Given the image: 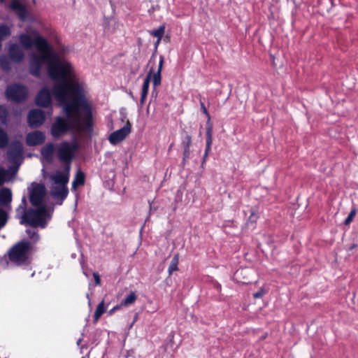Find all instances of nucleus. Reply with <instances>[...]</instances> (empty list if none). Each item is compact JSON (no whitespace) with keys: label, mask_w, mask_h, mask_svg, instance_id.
<instances>
[{"label":"nucleus","mask_w":358,"mask_h":358,"mask_svg":"<svg viewBox=\"0 0 358 358\" xmlns=\"http://www.w3.org/2000/svg\"><path fill=\"white\" fill-rule=\"evenodd\" d=\"M27 88L20 85H13L8 87L6 90L7 97L14 101H20L27 96Z\"/></svg>","instance_id":"9b49d317"},{"label":"nucleus","mask_w":358,"mask_h":358,"mask_svg":"<svg viewBox=\"0 0 358 358\" xmlns=\"http://www.w3.org/2000/svg\"><path fill=\"white\" fill-rule=\"evenodd\" d=\"M130 132L131 124L129 121H127L126 124L122 128L113 132L110 135L109 141L112 144H117L124 140Z\"/></svg>","instance_id":"f8f14e48"},{"label":"nucleus","mask_w":358,"mask_h":358,"mask_svg":"<svg viewBox=\"0 0 358 358\" xmlns=\"http://www.w3.org/2000/svg\"><path fill=\"white\" fill-rule=\"evenodd\" d=\"M18 40L24 49L29 50L33 45L36 48V51L32 52L29 55V71L31 75L39 76L44 64L47 66L50 78H64L76 72L72 64L59 58L35 29H27L25 33L19 35Z\"/></svg>","instance_id":"f03ea898"},{"label":"nucleus","mask_w":358,"mask_h":358,"mask_svg":"<svg viewBox=\"0 0 358 358\" xmlns=\"http://www.w3.org/2000/svg\"><path fill=\"white\" fill-rule=\"evenodd\" d=\"M69 172L70 165L66 164L64 170H57L48 174L50 194L54 199L59 201V204H62L69 193L66 185L69 182Z\"/></svg>","instance_id":"7ed1b4c3"},{"label":"nucleus","mask_w":358,"mask_h":358,"mask_svg":"<svg viewBox=\"0 0 358 358\" xmlns=\"http://www.w3.org/2000/svg\"><path fill=\"white\" fill-rule=\"evenodd\" d=\"M159 43H160V41H159V38H157V41L155 43L156 47L159 45Z\"/></svg>","instance_id":"a19ab883"},{"label":"nucleus","mask_w":358,"mask_h":358,"mask_svg":"<svg viewBox=\"0 0 358 358\" xmlns=\"http://www.w3.org/2000/svg\"><path fill=\"white\" fill-rule=\"evenodd\" d=\"M212 143H213L212 127L210 126H209L206 128V146L205 153H204V156H203L204 160L208 157V155L210 151Z\"/></svg>","instance_id":"aec40b11"},{"label":"nucleus","mask_w":358,"mask_h":358,"mask_svg":"<svg viewBox=\"0 0 358 358\" xmlns=\"http://www.w3.org/2000/svg\"><path fill=\"white\" fill-rule=\"evenodd\" d=\"M137 299V296L134 292H131L130 294L123 300L120 306H129L135 303Z\"/></svg>","instance_id":"4be33fe9"},{"label":"nucleus","mask_w":358,"mask_h":358,"mask_svg":"<svg viewBox=\"0 0 358 358\" xmlns=\"http://www.w3.org/2000/svg\"><path fill=\"white\" fill-rule=\"evenodd\" d=\"M54 150L53 144L49 143L41 149V155L47 161H50L52 158Z\"/></svg>","instance_id":"412c9836"},{"label":"nucleus","mask_w":358,"mask_h":358,"mask_svg":"<svg viewBox=\"0 0 358 358\" xmlns=\"http://www.w3.org/2000/svg\"><path fill=\"white\" fill-rule=\"evenodd\" d=\"M8 158L13 164L12 166L19 167L22 155V145L19 141L13 143L8 151Z\"/></svg>","instance_id":"9d476101"},{"label":"nucleus","mask_w":358,"mask_h":358,"mask_svg":"<svg viewBox=\"0 0 358 358\" xmlns=\"http://www.w3.org/2000/svg\"><path fill=\"white\" fill-rule=\"evenodd\" d=\"M8 55L13 62H20L24 58V53L21 47L17 44H10L8 48Z\"/></svg>","instance_id":"dca6fc26"},{"label":"nucleus","mask_w":358,"mask_h":358,"mask_svg":"<svg viewBox=\"0 0 358 358\" xmlns=\"http://www.w3.org/2000/svg\"><path fill=\"white\" fill-rule=\"evenodd\" d=\"M83 358H84V357H83Z\"/></svg>","instance_id":"c03bdc74"},{"label":"nucleus","mask_w":358,"mask_h":358,"mask_svg":"<svg viewBox=\"0 0 358 358\" xmlns=\"http://www.w3.org/2000/svg\"><path fill=\"white\" fill-rule=\"evenodd\" d=\"M45 140V136L44 133L40 131L29 133L26 138L27 144L30 146L42 144Z\"/></svg>","instance_id":"2eb2a0df"},{"label":"nucleus","mask_w":358,"mask_h":358,"mask_svg":"<svg viewBox=\"0 0 358 358\" xmlns=\"http://www.w3.org/2000/svg\"><path fill=\"white\" fill-rule=\"evenodd\" d=\"M8 143V137L7 134L0 129V148H5Z\"/></svg>","instance_id":"bb28decb"},{"label":"nucleus","mask_w":358,"mask_h":358,"mask_svg":"<svg viewBox=\"0 0 358 358\" xmlns=\"http://www.w3.org/2000/svg\"><path fill=\"white\" fill-rule=\"evenodd\" d=\"M53 80H56L57 82L54 84L51 90L48 87H43L38 94L36 97V103L38 106L43 108L48 107L52 103V98H54L53 96V90L55 86L58 83H69V80L67 78H51Z\"/></svg>","instance_id":"0eeeda50"},{"label":"nucleus","mask_w":358,"mask_h":358,"mask_svg":"<svg viewBox=\"0 0 358 358\" xmlns=\"http://www.w3.org/2000/svg\"><path fill=\"white\" fill-rule=\"evenodd\" d=\"M201 108H202V110H203V112L208 117H210L209 116V114L206 108V107L204 106V105L203 103H201Z\"/></svg>","instance_id":"4c0bfd02"},{"label":"nucleus","mask_w":358,"mask_h":358,"mask_svg":"<svg viewBox=\"0 0 358 358\" xmlns=\"http://www.w3.org/2000/svg\"><path fill=\"white\" fill-rule=\"evenodd\" d=\"M11 34V31L9 27L6 25H0V41L9 37Z\"/></svg>","instance_id":"393cba45"},{"label":"nucleus","mask_w":358,"mask_h":358,"mask_svg":"<svg viewBox=\"0 0 358 358\" xmlns=\"http://www.w3.org/2000/svg\"><path fill=\"white\" fill-rule=\"evenodd\" d=\"M157 310H158V307H155L152 312L154 313V312L157 311Z\"/></svg>","instance_id":"79ce46f5"},{"label":"nucleus","mask_w":358,"mask_h":358,"mask_svg":"<svg viewBox=\"0 0 358 358\" xmlns=\"http://www.w3.org/2000/svg\"><path fill=\"white\" fill-rule=\"evenodd\" d=\"M17 172V167L10 166L6 169L0 166V187L12 182Z\"/></svg>","instance_id":"ddd939ff"},{"label":"nucleus","mask_w":358,"mask_h":358,"mask_svg":"<svg viewBox=\"0 0 358 358\" xmlns=\"http://www.w3.org/2000/svg\"><path fill=\"white\" fill-rule=\"evenodd\" d=\"M165 32V27L164 26L159 27L157 29L154 30L151 32V34L155 37L159 38V41H161Z\"/></svg>","instance_id":"cd10ccee"},{"label":"nucleus","mask_w":358,"mask_h":358,"mask_svg":"<svg viewBox=\"0 0 358 358\" xmlns=\"http://www.w3.org/2000/svg\"><path fill=\"white\" fill-rule=\"evenodd\" d=\"M0 64L1 67L4 69L7 70L10 68L9 62H8V59L6 57H0Z\"/></svg>","instance_id":"473e14b6"},{"label":"nucleus","mask_w":358,"mask_h":358,"mask_svg":"<svg viewBox=\"0 0 358 358\" xmlns=\"http://www.w3.org/2000/svg\"><path fill=\"white\" fill-rule=\"evenodd\" d=\"M122 306H120V305H117L116 306H115L113 308H112L110 311H109V314L112 315L115 311H116L117 310L120 309Z\"/></svg>","instance_id":"e433bc0d"},{"label":"nucleus","mask_w":358,"mask_h":358,"mask_svg":"<svg viewBox=\"0 0 358 358\" xmlns=\"http://www.w3.org/2000/svg\"><path fill=\"white\" fill-rule=\"evenodd\" d=\"M252 272L248 268H241L235 273V280L240 283L247 284L252 280Z\"/></svg>","instance_id":"f3484780"},{"label":"nucleus","mask_w":358,"mask_h":358,"mask_svg":"<svg viewBox=\"0 0 358 358\" xmlns=\"http://www.w3.org/2000/svg\"><path fill=\"white\" fill-rule=\"evenodd\" d=\"M3 0H0L1 2H3Z\"/></svg>","instance_id":"37998d69"},{"label":"nucleus","mask_w":358,"mask_h":358,"mask_svg":"<svg viewBox=\"0 0 358 358\" xmlns=\"http://www.w3.org/2000/svg\"><path fill=\"white\" fill-rule=\"evenodd\" d=\"M12 201V192L9 188L3 187L0 189V204L6 206Z\"/></svg>","instance_id":"a211bd4d"},{"label":"nucleus","mask_w":358,"mask_h":358,"mask_svg":"<svg viewBox=\"0 0 358 358\" xmlns=\"http://www.w3.org/2000/svg\"><path fill=\"white\" fill-rule=\"evenodd\" d=\"M7 222V215L3 210L0 209V229L2 228Z\"/></svg>","instance_id":"c756f323"},{"label":"nucleus","mask_w":358,"mask_h":358,"mask_svg":"<svg viewBox=\"0 0 358 358\" xmlns=\"http://www.w3.org/2000/svg\"><path fill=\"white\" fill-rule=\"evenodd\" d=\"M256 217H257L256 214H255V213H252L251 214V215H250V217L249 220H250V221H252V222H255V218Z\"/></svg>","instance_id":"58836bf2"},{"label":"nucleus","mask_w":358,"mask_h":358,"mask_svg":"<svg viewBox=\"0 0 358 358\" xmlns=\"http://www.w3.org/2000/svg\"><path fill=\"white\" fill-rule=\"evenodd\" d=\"M93 276H94L96 285H99L101 284V279H100L99 275L96 273H94Z\"/></svg>","instance_id":"c9c22d12"},{"label":"nucleus","mask_w":358,"mask_h":358,"mask_svg":"<svg viewBox=\"0 0 358 358\" xmlns=\"http://www.w3.org/2000/svg\"><path fill=\"white\" fill-rule=\"evenodd\" d=\"M21 210L23 214L21 216L20 224H29L34 227H45L46 219L50 216V210L45 206H41L37 209L24 210V208L20 207L17 212Z\"/></svg>","instance_id":"20e7f679"},{"label":"nucleus","mask_w":358,"mask_h":358,"mask_svg":"<svg viewBox=\"0 0 358 358\" xmlns=\"http://www.w3.org/2000/svg\"><path fill=\"white\" fill-rule=\"evenodd\" d=\"M105 312V303L104 301H102L98 305L96 311L94 313V322H97L101 315Z\"/></svg>","instance_id":"a878e982"},{"label":"nucleus","mask_w":358,"mask_h":358,"mask_svg":"<svg viewBox=\"0 0 358 358\" xmlns=\"http://www.w3.org/2000/svg\"><path fill=\"white\" fill-rule=\"evenodd\" d=\"M266 293V290L264 287H261L257 292L253 294V297L255 299H260Z\"/></svg>","instance_id":"72a5a7b5"},{"label":"nucleus","mask_w":358,"mask_h":358,"mask_svg":"<svg viewBox=\"0 0 358 358\" xmlns=\"http://www.w3.org/2000/svg\"><path fill=\"white\" fill-rule=\"evenodd\" d=\"M31 250V243L26 241H22L12 246L7 255L11 262L17 265H22L29 262Z\"/></svg>","instance_id":"39448f33"},{"label":"nucleus","mask_w":358,"mask_h":358,"mask_svg":"<svg viewBox=\"0 0 358 358\" xmlns=\"http://www.w3.org/2000/svg\"><path fill=\"white\" fill-rule=\"evenodd\" d=\"M10 7L18 15V16L24 20L26 17V10L24 5L19 0H13L10 4Z\"/></svg>","instance_id":"6ab92c4d"},{"label":"nucleus","mask_w":358,"mask_h":358,"mask_svg":"<svg viewBox=\"0 0 358 358\" xmlns=\"http://www.w3.org/2000/svg\"><path fill=\"white\" fill-rule=\"evenodd\" d=\"M164 59L163 56L159 57V66L157 71H154L152 69H150L148 73L142 87L141 97L140 102L143 104L148 92L150 81L152 80L153 85L157 87L161 84L162 71L164 65Z\"/></svg>","instance_id":"423d86ee"},{"label":"nucleus","mask_w":358,"mask_h":358,"mask_svg":"<svg viewBox=\"0 0 358 358\" xmlns=\"http://www.w3.org/2000/svg\"><path fill=\"white\" fill-rule=\"evenodd\" d=\"M150 103H149L148 107H147V110H146L148 115H149L150 112Z\"/></svg>","instance_id":"ea45409f"},{"label":"nucleus","mask_w":358,"mask_h":358,"mask_svg":"<svg viewBox=\"0 0 358 358\" xmlns=\"http://www.w3.org/2000/svg\"><path fill=\"white\" fill-rule=\"evenodd\" d=\"M7 116V111L6 108L0 106V122L4 123Z\"/></svg>","instance_id":"7c9ffc66"},{"label":"nucleus","mask_w":358,"mask_h":358,"mask_svg":"<svg viewBox=\"0 0 358 358\" xmlns=\"http://www.w3.org/2000/svg\"><path fill=\"white\" fill-rule=\"evenodd\" d=\"M76 150V143L62 142L57 146L56 151L58 158L63 162L70 165Z\"/></svg>","instance_id":"6e6552de"},{"label":"nucleus","mask_w":358,"mask_h":358,"mask_svg":"<svg viewBox=\"0 0 358 358\" xmlns=\"http://www.w3.org/2000/svg\"><path fill=\"white\" fill-rule=\"evenodd\" d=\"M356 210L355 209H353L351 210V212L350 213L349 215L348 216V217L345 219V225H348L350 224V222H352V220H353V218L355 217V215H356Z\"/></svg>","instance_id":"2f4dec72"},{"label":"nucleus","mask_w":358,"mask_h":358,"mask_svg":"<svg viewBox=\"0 0 358 358\" xmlns=\"http://www.w3.org/2000/svg\"><path fill=\"white\" fill-rule=\"evenodd\" d=\"M192 143V139L190 136L187 137V143H186V148L185 149L184 155L185 157H187L189 155V150L188 148L191 145Z\"/></svg>","instance_id":"f704fd0d"},{"label":"nucleus","mask_w":358,"mask_h":358,"mask_svg":"<svg viewBox=\"0 0 358 358\" xmlns=\"http://www.w3.org/2000/svg\"><path fill=\"white\" fill-rule=\"evenodd\" d=\"M29 124L32 127H37L45 121L43 112L39 109H34L29 112L28 115Z\"/></svg>","instance_id":"4468645a"},{"label":"nucleus","mask_w":358,"mask_h":358,"mask_svg":"<svg viewBox=\"0 0 358 358\" xmlns=\"http://www.w3.org/2000/svg\"><path fill=\"white\" fill-rule=\"evenodd\" d=\"M29 238L32 239L34 242L37 241L39 239V236L37 231L34 229H27L26 231Z\"/></svg>","instance_id":"c85d7f7f"},{"label":"nucleus","mask_w":358,"mask_h":358,"mask_svg":"<svg viewBox=\"0 0 358 358\" xmlns=\"http://www.w3.org/2000/svg\"><path fill=\"white\" fill-rule=\"evenodd\" d=\"M85 182V175L83 172L78 171L76 176L74 180L73 181V188L74 189L79 185H83Z\"/></svg>","instance_id":"5701e85b"},{"label":"nucleus","mask_w":358,"mask_h":358,"mask_svg":"<svg viewBox=\"0 0 358 358\" xmlns=\"http://www.w3.org/2000/svg\"><path fill=\"white\" fill-rule=\"evenodd\" d=\"M178 263H179V255H178V254H176L172 259L170 266L169 267L168 271H169V275H171L173 271H178Z\"/></svg>","instance_id":"b1692460"},{"label":"nucleus","mask_w":358,"mask_h":358,"mask_svg":"<svg viewBox=\"0 0 358 358\" xmlns=\"http://www.w3.org/2000/svg\"><path fill=\"white\" fill-rule=\"evenodd\" d=\"M29 199L32 205L40 206L46 194L44 185L33 182L29 187Z\"/></svg>","instance_id":"1a4fd4ad"},{"label":"nucleus","mask_w":358,"mask_h":358,"mask_svg":"<svg viewBox=\"0 0 358 358\" xmlns=\"http://www.w3.org/2000/svg\"><path fill=\"white\" fill-rule=\"evenodd\" d=\"M69 83H58L53 90L55 99L62 106L66 119L57 117L51 127V134L59 138L69 130L78 134L90 133L92 127L91 101L86 96V85L76 72L66 76Z\"/></svg>","instance_id":"f257e3e1"}]
</instances>
